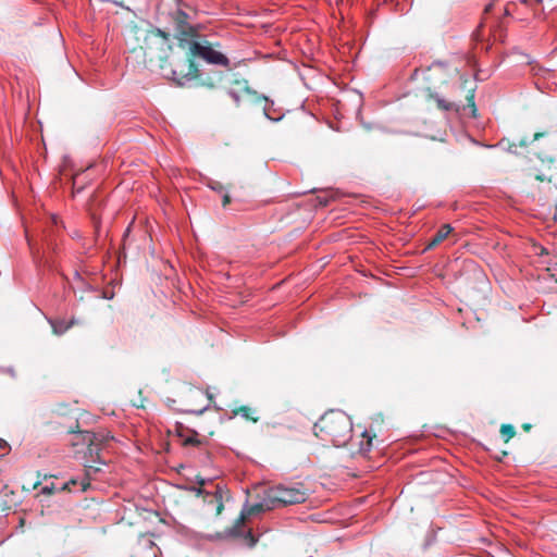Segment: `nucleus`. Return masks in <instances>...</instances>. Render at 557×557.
Here are the masks:
<instances>
[{
  "label": "nucleus",
  "mask_w": 557,
  "mask_h": 557,
  "mask_svg": "<svg viewBox=\"0 0 557 557\" xmlns=\"http://www.w3.org/2000/svg\"><path fill=\"white\" fill-rule=\"evenodd\" d=\"M313 432L321 441L342 447L351 438L352 422L345 412L331 410L319 419Z\"/></svg>",
  "instance_id": "1"
},
{
  "label": "nucleus",
  "mask_w": 557,
  "mask_h": 557,
  "mask_svg": "<svg viewBox=\"0 0 557 557\" xmlns=\"http://www.w3.org/2000/svg\"><path fill=\"white\" fill-rule=\"evenodd\" d=\"M269 502L274 508L305 503L309 496L304 483L280 484L268 488Z\"/></svg>",
  "instance_id": "2"
},
{
  "label": "nucleus",
  "mask_w": 557,
  "mask_h": 557,
  "mask_svg": "<svg viewBox=\"0 0 557 557\" xmlns=\"http://www.w3.org/2000/svg\"><path fill=\"white\" fill-rule=\"evenodd\" d=\"M180 46L187 51L190 58H198L213 65L228 66L230 61L226 55L215 50L207 40L183 39Z\"/></svg>",
  "instance_id": "3"
},
{
  "label": "nucleus",
  "mask_w": 557,
  "mask_h": 557,
  "mask_svg": "<svg viewBox=\"0 0 557 557\" xmlns=\"http://www.w3.org/2000/svg\"><path fill=\"white\" fill-rule=\"evenodd\" d=\"M272 509H274V506H272L269 502V492L267 490L262 500L251 505L246 512L248 516H252Z\"/></svg>",
  "instance_id": "4"
},
{
  "label": "nucleus",
  "mask_w": 557,
  "mask_h": 557,
  "mask_svg": "<svg viewBox=\"0 0 557 557\" xmlns=\"http://www.w3.org/2000/svg\"><path fill=\"white\" fill-rule=\"evenodd\" d=\"M453 231V227L449 224H444L437 233L434 235V237L431 239V242L428 244L426 248H433L437 246L440 243H442Z\"/></svg>",
  "instance_id": "5"
},
{
  "label": "nucleus",
  "mask_w": 557,
  "mask_h": 557,
  "mask_svg": "<svg viewBox=\"0 0 557 557\" xmlns=\"http://www.w3.org/2000/svg\"><path fill=\"white\" fill-rule=\"evenodd\" d=\"M258 99L263 100L265 102V106L263 108V114L268 120H270L272 122H278L283 119V116H284L283 114H280L277 116L272 115L271 109L274 104V102L272 100H269V98L265 96H259Z\"/></svg>",
  "instance_id": "6"
},
{
  "label": "nucleus",
  "mask_w": 557,
  "mask_h": 557,
  "mask_svg": "<svg viewBox=\"0 0 557 557\" xmlns=\"http://www.w3.org/2000/svg\"><path fill=\"white\" fill-rule=\"evenodd\" d=\"M362 437H363V440L360 442L358 450L360 454H366V453L370 451V449L372 447L373 437L371 435H369L367 430H364L362 432Z\"/></svg>",
  "instance_id": "7"
},
{
  "label": "nucleus",
  "mask_w": 557,
  "mask_h": 557,
  "mask_svg": "<svg viewBox=\"0 0 557 557\" xmlns=\"http://www.w3.org/2000/svg\"><path fill=\"white\" fill-rule=\"evenodd\" d=\"M71 325L72 322L67 323L65 321H51L53 333L57 335L65 333L71 327Z\"/></svg>",
  "instance_id": "8"
},
{
  "label": "nucleus",
  "mask_w": 557,
  "mask_h": 557,
  "mask_svg": "<svg viewBox=\"0 0 557 557\" xmlns=\"http://www.w3.org/2000/svg\"><path fill=\"white\" fill-rule=\"evenodd\" d=\"M549 171L548 175L543 173L536 175V180L550 182L553 177L557 176V163L554 160L550 161Z\"/></svg>",
  "instance_id": "9"
},
{
  "label": "nucleus",
  "mask_w": 557,
  "mask_h": 557,
  "mask_svg": "<svg viewBox=\"0 0 557 557\" xmlns=\"http://www.w3.org/2000/svg\"><path fill=\"white\" fill-rule=\"evenodd\" d=\"M161 38L163 42L168 41L169 36L160 28H153L147 32L146 39Z\"/></svg>",
  "instance_id": "10"
},
{
  "label": "nucleus",
  "mask_w": 557,
  "mask_h": 557,
  "mask_svg": "<svg viewBox=\"0 0 557 557\" xmlns=\"http://www.w3.org/2000/svg\"><path fill=\"white\" fill-rule=\"evenodd\" d=\"M500 433L505 442H509V440H511L515 436L516 431L511 424H503L500 428Z\"/></svg>",
  "instance_id": "11"
},
{
  "label": "nucleus",
  "mask_w": 557,
  "mask_h": 557,
  "mask_svg": "<svg viewBox=\"0 0 557 557\" xmlns=\"http://www.w3.org/2000/svg\"><path fill=\"white\" fill-rule=\"evenodd\" d=\"M214 498L216 502V515H220L224 508L223 505V491L220 486H216V490L214 492Z\"/></svg>",
  "instance_id": "12"
},
{
  "label": "nucleus",
  "mask_w": 557,
  "mask_h": 557,
  "mask_svg": "<svg viewBox=\"0 0 557 557\" xmlns=\"http://www.w3.org/2000/svg\"><path fill=\"white\" fill-rule=\"evenodd\" d=\"M252 409L247 407V406H244V407H240L237 411V413H239L242 417L246 418V419H250L252 420L253 422L257 421V418L252 417L251 413H252Z\"/></svg>",
  "instance_id": "13"
},
{
  "label": "nucleus",
  "mask_w": 557,
  "mask_h": 557,
  "mask_svg": "<svg viewBox=\"0 0 557 557\" xmlns=\"http://www.w3.org/2000/svg\"><path fill=\"white\" fill-rule=\"evenodd\" d=\"M188 67H189V71L186 74V77H187V79H193L197 76L198 70L191 60L189 61Z\"/></svg>",
  "instance_id": "14"
},
{
  "label": "nucleus",
  "mask_w": 557,
  "mask_h": 557,
  "mask_svg": "<svg viewBox=\"0 0 557 557\" xmlns=\"http://www.w3.org/2000/svg\"><path fill=\"white\" fill-rule=\"evenodd\" d=\"M84 441L88 442L90 445L97 443L99 441L98 436L95 433L85 432Z\"/></svg>",
  "instance_id": "15"
},
{
  "label": "nucleus",
  "mask_w": 557,
  "mask_h": 557,
  "mask_svg": "<svg viewBox=\"0 0 557 557\" xmlns=\"http://www.w3.org/2000/svg\"><path fill=\"white\" fill-rule=\"evenodd\" d=\"M435 100L441 109L450 110L451 104L447 103L444 99L440 98L437 95L435 96Z\"/></svg>",
  "instance_id": "16"
},
{
  "label": "nucleus",
  "mask_w": 557,
  "mask_h": 557,
  "mask_svg": "<svg viewBox=\"0 0 557 557\" xmlns=\"http://www.w3.org/2000/svg\"><path fill=\"white\" fill-rule=\"evenodd\" d=\"M246 516H248L247 512L245 510H243L239 518L236 520L234 528H238L239 525H242L246 519Z\"/></svg>",
  "instance_id": "17"
},
{
  "label": "nucleus",
  "mask_w": 557,
  "mask_h": 557,
  "mask_svg": "<svg viewBox=\"0 0 557 557\" xmlns=\"http://www.w3.org/2000/svg\"><path fill=\"white\" fill-rule=\"evenodd\" d=\"M189 491L194 492L197 496H200V495H203V494H209L208 492H206L203 488H201V486L199 487H190Z\"/></svg>",
  "instance_id": "18"
},
{
  "label": "nucleus",
  "mask_w": 557,
  "mask_h": 557,
  "mask_svg": "<svg viewBox=\"0 0 557 557\" xmlns=\"http://www.w3.org/2000/svg\"><path fill=\"white\" fill-rule=\"evenodd\" d=\"M228 95L235 101L236 104H239L240 99H239V95L236 91L230 90Z\"/></svg>",
  "instance_id": "19"
},
{
  "label": "nucleus",
  "mask_w": 557,
  "mask_h": 557,
  "mask_svg": "<svg viewBox=\"0 0 557 557\" xmlns=\"http://www.w3.org/2000/svg\"><path fill=\"white\" fill-rule=\"evenodd\" d=\"M209 187L211 189H213V190L219 191V193H221L224 189L223 186L220 183H218V182H215L213 184H210Z\"/></svg>",
  "instance_id": "20"
},
{
  "label": "nucleus",
  "mask_w": 557,
  "mask_h": 557,
  "mask_svg": "<svg viewBox=\"0 0 557 557\" xmlns=\"http://www.w3.org/2000/svg\"><path fill=\"white\" fill-rule=\"evenodd\" d=\"M230 202H231L230 195L227 193H225L223 195V201H222L223 207H226Z\"/></svg>",
  "instance_id": "21"
},
{
  "label": "nucleus",
  "mask_w": 557,
  "mask_h": 557,
  "mask_svg": "<svg viewBox=\"0 0 557 557\" xmlns=\"http://www.w3.org/2000/svg\"><path fill=\"white\" fill-rule=\"evenodd\" d=\"M196 482H197L200 486H202V485H205V484L208 482V480H207V479H203V478H201V476H197V478H196Z\"/></svg>",
  "instance_id": "22"
},
{
  "label": "nucleus",
  "mask_w": 557,
  "mask_h": 557,
  "mask_svg": "<svg viewBox=\"0 0 557 557\" xmlns=\"http://www.w3.org/2000/svg\"><path fill=\"white\" fill-rule=\"evenodd\" d=\"M9 447V444L7 441L0 438V449H7Z\"/></svg>",
  "instance_id": "23"
},
{
  "label": "nucleus",
  "mask_w": 557,
  "mask_h": 557,
  "mask_svg": "<svg viewBox=\"0 0 557 557\" xmlns=\"http://www.w3.org/2000/svg\"><path fill=\"white\" fill-rule=\"evenodd\" d=\"M473 98H474V96H473V94H472V95L470 96V99H469V100L471 101V108H472V112H473V114H474V113H475V111H476V108H475V104H474Z\"/></svg>",
  "instance_id": "24"
},
{
  "label": "nucleus",
  "mask_w": 557,
  "mask_h": 557,
  "mask_svg": "<svg viewBox=\"0 0 557 557\" xmlns=\"http://www.w3.org/2000/svg\"><path fill=\"white\" fill-rule=\"evenodd\" d=\"M248 535L251 539L250 546H253L256 544V540L252 537L250 532H248Z\"/></svg>",
  "instance_id": "25"
},
{
  "label": "nucleus",
  "mask_w": 557,
  "mask_h": 557,
  "mask_svg": "<svg viewBox=\"0 0 557 557\" xmlns=\"http://www.w3.org/2000/svg\"><path fill=\"white\" fill-rule=\"evenodd\" d=\"M541 136H543V134H540V133H536L533 137V140H536L539 139Z\"/></svg>",
  "instance_id": "26"
},
{
  "label": "nucleus",
  "mask_w": 557,
  "mask_h": 557,
  "mask_svg": "<svg viewBox=\"0 0 557 557\" xmlns=\"http://www.w3.org/2000/svg\"><path fill=\"white\" fill-rule=\"evenodd\" d=\"M246 91L251 95H256V92L251 91L249 88H246Z\"/></svg>",
  "instance_id": "27"
},
{
  "label": "nucleus",
  "mask_w": 557,
  "mask_h": 557,
  "mask_svg": "<svg viewBox=\"0 0 557 557\" xmlns=\"http://www.w3.org/2000/svg\"><path fill=\"white\" fill-rule=\"evenodd\" d=\"M520 146H527V141L521 140Z\"/></svg>",
  "instance_id": "28"
},
{
  "label": "nucleus",
  "mask_w": 557,
  "mask_h": 557,
  "mask_svg": "<svg viewBox=\"0 0 557 557\" xmlns=\"http://www.w3.org/2000/svg\"><path fill=\"white\" fill-rule=\"evenodd\" d=\"M113 3L116 4V5L122 7V3L117 2V1H113Z\"/></svg>",
  "instance_id": "29"
}]
</instances>
